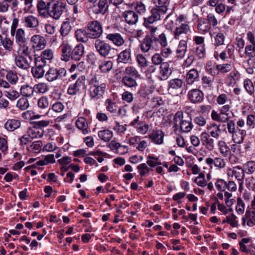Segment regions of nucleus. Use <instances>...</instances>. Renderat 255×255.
<instances>
[{
    "label": "nucleus",
    "mask_w": 255,
    "mask_h": 255,
    "mask_svg": "<svg viewBox=\"0 0 255 255\" xmlns=\"http://www.w3.org/2000/svg\"><path fill=\"white\" fill-rule=\"evenodd\" d=\"M60 49L61 59L65 62L70 59L79 61L84 52V47L82 44H79L73 48L70 44L63 42L60 46Z\"/></svg>",
    "instance_id": "1"
},
{
    "label": "nucleus",
    "mask_w": 255,
    "mask_h": 255,
    "mask_svg": "<svg viewBox=\"0 0 255 255\" xmlns=\"http://www.w3.org/2000/svg\"><path fill=\"white\" fill-rule=\"evenodd\" d=\"M33 50L31 47H23L19 49L17 54H14V63L19 68L28 70L31 67L33 61Z\"/></svg>",
    "instance_id": "2"
},
{
    "label": "nucleus",
    "mask_w": 255,
    "mask_h": 255,
    "mask_svg": "<svg viewBox=\"0 0 255 255\" xmlns=\"http://www.w3.org/2000/svg\"><path fill=\"white\" fill-rule=\"evenodd\" d=\"M90 97L94 101H100L104 98L107 84L101 77L94 76L90 81Z\"/></svg>",
    "instance_id": "3"
},
{
    "label": "nucleus",
    "mask_w": 255,
    "mask_h": 255,
    "mask_svg": "<svg viewBox=\"0 0 255 255\" xmlns=\"http://www.w3.org/2000/svg\"><path fill=\"white\" fill-rule=\"evenodd\" d=\"M65 5L63 2L57 0H50V4L46 12V18L48 16L54 20H58L65 9Z\"/></svg>",
    "instance_id": "4"
},
{
    "label": "nucleus",
    "mask_w": 255,
    "mask_h": 255,
    "mask_svg": "<svg viewBox=\"0 0 255 255\" xmlns=\"http://www.w3.org/2000/svg\"><path fill=\"white\" fill-rule=\"evenodd\" d=\"M162 14L159 10L153 8L151 11V14L144 18L143 24L150 33H155L157 30L158 27L154 25V23L161 19Z\"/></svg>",
    "instance_id": "5"
},
{
    "label": "nucleus",
    "mask_w": 255,
    "mask_h": 255,
    "mask_svg": "<svg viewBox=\"0 0 255 255\" xmlns=\"http://www.w3.org/2000/svg\"><path fill=\"white\" fill-rule=\"evenodd\" d=\"M86 29L87 30L88 36L90 39L95 40L100 39L103 33L102 24L98 20H92L88 22Z\"/></svg>",
    "instance_id": "6"
},
{
    "label": "nucleus",
    "mask_w": 255,
    "mask_h": 255,
    "mask_svg": "<svg viewBox=\"0 0 255 255\" xmlns=\"http://www.w3.org/2000/svg\"><path fill=\"white\" fill-rule=\"evenodd\" d=\"M94 45L96 51L101 57H107L112 55V46L105 40L97 39L95 40Z\"/></svg>",
    "instance_id": "7"
},
{
    "label": "nucleus",
    "mask_w": 255,
    "mask_h": 255,
    "mask_svg": "<svg viewBox=\"0 0 255 255\" xmlns=\"http://www.w3.org/2000/svg\"><path fill=\"white\" fill-rule=\"evenodd\" d=\"M67 74V71L63 68H50L45 74L47 80L52 82L56 80H62Z\"/></svg>",
    "instance_id": "8"
},
{
    "label": "nucleus",
    "mask_w": 255,
    "mask_h": 255,
    "mask_svg": "<svg viewBox=\"0 0 255 255\" xmlns=\"http://www.w3.org/2000/svg\"><path fill=\"white\" fill-rule=\"evenodd\" d=\"M154 44H156V36L155 33L146 35L140 43L141 50L144 53L148 52L154 48Z\"/></svg>",
    "instance_id": "9"
},
{
    "label": "nucleus",
    "mask_w": 255,
    "mask_h": 255,
    "mask_svg": "<svg viewBox=\"0 0 255 255\" xmlns=\"http://www.w3.org/2000/svg\"><path fill=\"white\" fill-rule=\"evenodd\" d=\"M85 77L81 76L77 79L75 83L70 84L67 89L68 94L74 96L81 94L85 88Z\"/></svg>",
    "instance_id": "10"
},
{
    "label": "nucleus",
    "mask_w": 255,
    "mask_h": 255,
    "mask_svg": "<svg viewBox=\"0 0 255 255\" xmlns=\"http://www.w3.org/2000/svg\"><path fill=\"white\" fill-rule=\"evenodd\" d=\"M158 69V80L166 81L169 79L173 73V68L167 62H164L159 66Z\"/></svg>",
    "instance_id": "11"
},
{
    "label": "nucleus",
    "mask_w": 255,
    "mask_h": 255,
    "mask_svg": "<svg viewBox=\"0 0 255 255\" xmlns=\"http://www.w3.org/2000/svg\"><path fill=\"white\" fill-rule=\"evenodd\" d=\"M187 97L191 103L195 104H199L203 101L204 94L198 89H193L188 91Z\"/></svg>",
    "instance_id": "12"
},
{
    "label": "nucleus",
    "mask_w": 255,
    "mask_h": 255,
    "mask_svg": "<svg viewBox=\"0 0 255 255\" xmlns=\"http://www.w3.org/2000/svg\"><path fill=\"white\" fill-rule=\"evenodd\" d=\"M93 4L91 8L94 14L104 15L108 11V0H99L98 2Z\"/></svg>",
    "instance_id": "13"
},
{
    "label": "nucleus",
    "mask_w": 255,
    "mask_h": 255,
    "mask_svg": "<svg viewBox=\"0 0 255 255\" xmlns=\"http://www.w3.org/2000/svg\"><path fill=\"white\" fill-rule=\"evenodd\" d=\"M244 169L240 166H237L233 168H229L227 170V175L229 177H235L238 181H241L242 185L245 176Z\"/></svg>",
    "instance_id": "14"
},
{
    "label": "nucleus",
    "mask_w": 255,
    "mask_h": 255,
    "mask_svg": "<svg viewBox=\"0 0 255 255\" xmlns=\"http://www.w3.org/2000/svg\"><path fill=\"white\" fill-rule=\"evenodd\" d=\"M117 62L118 64H130L132 62L131 50L128 47L122 51L118 55Z\"/></svg>",
    "instance_id": "15"
},
{
    "label": "nucleus",
    "mask_w": 255,
    "mask_h": 255,
    "mask_svg": "<svg viewBox=\"0 0 255 255\" xmlns=\"http://www.w3.org/2000/svg\"><path fill=\"white\" fill-rule=\"evenodd\" d=\"M190 26L187 23L178 25L173 32L174 38L176 39H181L183 35L187 34L190 31Z\"/></svg>",
    "instance_id": "16"
},
{
    "label": "nucleus",
    "mask_w": 255,
    "mask_h": 255,
    "mask_svg": "<svg viewBox=\"0 0 255 255\" xmlns=\"http://www.w3.org/2000/svg\"><path fill=\"white\" fill-rule=\"evenodd\" d=\"M106 38L117 47H121L125 43V40L123 36L119 33L108 34L106 36Z\"/></svg>",
    "instance_id": "17"
},
{
    "label": "nucleus",
    "mask_w": 255,
    "mask_h": 255,
    "mask_svg": "<svg viewBox=\"0 0 255 255\" xmlns=\"http://www.w3.org/2000/svg\"><path fill=\"white\" fill-rule=\"evenodd\" d=\"M148 137L153 143L160 145L163 142L164 133L161 129H154L148 134Z\"/></svg>",
    "instance_id": "18"
},
{
    "label": "nucleus",
    "mask_w": 255,
    "mask_h": 255,
    "mask_svg": "<svg viewBox=\"0 0 255 255\" xmlns=\"http://www.w3.org/2000/svg\"><path fill=\"white\" fill-rule=\"evenodd\" d=\"M247 225L249 227L255 225V209L247 210L245 216L242 218V225L244 226Z\"/></svg>",
    "instance_id": "19"
},
{
    "label": "nucleus",
    "mask_w": 255,
    "mask_h": 255,
    "mask_svg": "<svg viewBox=\"0 0 255 255\" xmlns=\"http://www.w3.org/2000/svg\"><path fill=\"white\" fill-rule=\"evenodd\" d=\"M15 42L19 46V49L24 47H30L27 45V40L25 38L24 30L22 28H18L16 30L15 36Z\"/></svg>",
    "instance_id": "20"
},
{
    "label": "nucleus",
    "mask_w": 255,
    "mask_h": 255,
    "mask_svg": "<svg viewBox=\"0 0 255 255\" xmlns=\"http://www.w3.org/2000/svg\"><path fill=\"white\" fill-rule=\"evenodd\" d=\"M75 124L77 128L80 130L84 135L87 134L91 132L87 121L84 117H79L76 120Z\"/></svg>",
    "instance_id": "21"
},
{
    "label": "nucleus",
    "mask_w": 255,
    "mask_h": 255,
    "mask_svg": "<svg viewBox=\"0 0 255 255\" xmlns=\"http://www.w3.org/2000/svg\"><path fill=\"white\" fill-rule=\"evenodd\" d=\"M31 41L33 43L32 47L36 50H41L46 46L45 38L40 35H34L31 38Z\"/></svg>",
    "instance_id": "22"
},
{
    "label": "nucleus",
    "mask_w": 255,
    "mask_h": 255,
    "mask_svg": "<svg viewBox=\"0 0 255 255\" xmlns=\"http://www.w3.org/2000/svg\"><path fill=\"white\" fill-rule=\"evenodd\" d=\"M50 4V0L45 1L44 0H38L37 3V8L38 15L42 17L46 18V12Z\"/></svg>",
    "instance_id": "23"
},
{
    "label": "nucleus",
    "mask_w": 255,
    "mask_h": 255,
    "mask_svg": "<svg viewBox=\"0 0 255 255\" xmlns=\"http://www.w3.org/2000/svg\"><path fill=\"white\" fill-rule=\"evenodd\" d=\"M123 17L126 22L129 24H134L138 21V16L133 10H126L123 13Z\"/></svg>",
    "instance_id": "24"
},
{
    "label": "nucleus",
    "mask_w": 255,
    "mask_h": 255,
    "mask_svg": "<svg viewBox=\"0 0 255 255\" xmlns=\"http://www.w3.org/2000/svg\"><path fill=\"white\" fill-rule=\"evenodd\" d=\"M158 69L154 65H150L147 66L144 73L146 77L152 82L156 80H158Z\"/></svg>",
    "instance_id": "25"
},
{
    "label": "nucleus",
    "mask_w": 255,
    "mask_h": 255,
    "mask_svg": "<svg viewBox=\"0 0 255 255\" xmlns=\"http://www.w3.org/2000/svg\"><path fill=\"white\" fill-rule=\"evenodd\" d=\"M231 135L232 136V140L234 143L241 144L244 140L247 132L245 130L237 128V130Z\"/></svg>",
    "instance_id": "26"
},
{
    "label": "nucleus",
    "mask_w": 255,
    "mask_h": 255,
    "mask_svg": "<svg viewBox=\"0 0 255 255\" xmlns=\"http://www.w3.org/2000/svg\"><path fill=\"white\" fill-rule=\"evenodd\" d=\"M201 141L202 144L209 150H212L214 148V141L213 139L210 138V135L206 132H203L201 133Z\"/></svg>",
    "instance_id": "27"
},
{
    "label": "nucleus",
    "mask_w": 255,
    "mask_h": 255,
    "mask_svg": "<svg viewBox=\"0 0 255 255\" xmlns=\"http://www.w3.org/2000/svg\"><path fill=\"white\" fill-rule=\"evenodd\" d=\"M21 121L16 119H8L4 124V127L7 131H13L20 128Z\"/></svg>",
    "instance_id": "28"
},
{
    "label": "nucleus",
    "mask_w": 255,
    "mask_h": 255,
    "mask_svg": "<svg viewBox=\"0 0 255 255\" xmlns=\"http://www.w3.org/2000/svg\"><path fill=\"white\" fill-rule=\"evenodd\" d=\"M199 74L195 68L190 70L186 74V82L187 85H192L194 82L199 81Z\"/></svg>",
    "instance_id": "29"
},
{
    "label": "nucleus",
    "mask_w": 255,
    "mask_h": 255,
    "mask_svg": "<svg viewBox=\"0 0 255 255\" xmlns=\"http://www.w3.org/2000/svg\"><path fill=\"white\" fill-rule=\"evenodd\" d=\"M193 127L191 117L187 116L184 117L179 127V129L181 131L186 133L190 131Z\"/></svg>",
    "instance_id": "30"
},
{
    "label": "nucleus",
    "mask_w": 255,
    "mask_h": 255,
    "mask_svg": "<svg viewBox=\"0 0 255 255\" xmlns=\"http://www.w3.org/2000/svg\"><path fill=\"white\" fill-rule=\"evenodd\" d=\"M104 105L107 111L112 114L117 113L118 105L114 98H109L106 100Z\"/></svg>",
    "instance_id": "31"
},
{
    "label": "nucleus",
    "mask_w": 255,
    "mask_h": 255,
    "mask_svg": "<svg viewBox=\"0 0 255 255\" xmlns=\"http://www.w3.org/2000/svg\"><path fill=\"white\" fill-rule=\"evenodd\" d=\"M24 25L29 28L35 29L39 25L38 18L32 15L25 16L23 19Z\"/></svg>",
    "instance_id": "32"
},
{
    "label": "nucleus",
    "mask_w": 255,
    "mask_h": 255,
    "mask_svg": "<svg viewBox=\"0 0 255 255\" xmlns=\"http://www.w3.org/2000/svg\"><path fill=\"white\" fill-rule=\"evenodd\" d=\"M206 162L211 166L213 164L215 167L219 169L223 168L226 166L225 160L220 157H216L214 159L212 158L208 157L206 158Z\"/></svg>",
    "instance_id": "33"
},
{
    "label": "nucleus",
    "mask_w": 255,
    "mask_h": 255,
    "mask_svg": "<svg viewBox=\"0 0 255 255\" xmlns=\"http://www.w3.org/2000/svg\"><path fill=\"white\" fill-rule=\"evenodd\" d=\"M187 42L185 40H181L178 45L176 53L179 58H183L187 51Z\"/></svg>",
    "instance_id": "34"
},
{
    "label": "nucleus",
    "mask_w": 255,
    "mask_h": 255,
    "mask_svg": "<svg viewBox=\"0 0 255 255\" xmlns=\"http://www.w3.org/2000/svg\"><path fill=\"white\" fill-rule=\"evenodd\" d=\"M65 109V106L61 102H56L49 108L47 114L54 112L56 115H59L62 113Z\"/></svg>",
    "instance_id": "35"
},
{
    "label": "nucleus",
    "mask_w": 255,
    "mask_h": 255,
    "mask_svg": "<svg viewBox=\"0 0 255 255\" xmlns=\"http://www.w3.org/2000/svg\"><path fill=\"white\" fill-rule=\"evenodd\" d=\"M152 1L159 7L156 9L159 10L162 15L167 12L169 0H152Z\"/></svg>",
    "instance_id": "36"
},
{
    "label": "nucleus",
    "mask_w": 255,
    "mask_h": 255,
    "mask_svg": "<svg viewBox=\"0 0 255 255\" xmlns=\"http://www.w3.org/2000/svg\"><path fill=\"white\" fill-rule=\"evenodd\" d=\"M75 34L76 39L80 42L86 43L90 38L88 36V32L86 29H78L76 30Z\"/></svg>",
    "instance_id": "37"
},
{
    "label": "nucleus",
    "mask_w": 255,
    "mask_h": 255,
    "mask_svg": "<svg viewBox=\"0 0 255 255\" xmlns=\"http://www.w3.org/2000/svg\"><path fill=\"white\" fill-rule=\"evenodd\" d=\"M72 30V26L68 19H66V21H63L61 24L59 30L60 35L63 37L67 36Z\"/></svg>",
    "instance_id": "38"
},
{
    "label": "nucleus",
    "mask_w": 255,
    "mask_h": 255,
    "mask_svg": "<svg viewBox=\"0 0 255 255\" xmlns=\"http://www.w3.org/2000/svg\"><path fill=\"white\" fill-rule=\"evenodd\" d=\"M1 46L6 52H11L14 49V41L9 37L6 36L2 40Z\"/></svg>",
    "instance_id": "39"
},
{
    "label": "nucleus",
    "mask_w": 255,
    "mask_h": 255,
    "mask_svg": "<svg viewBox=\"0 0 255 255\" xmlns=\"http://www.w3.org/2000/svg\"><path fill=\"white\" fill-rule=\"evenodd\" d=\"M183 114L182 112L178 111L175 114L173 120V128L174 131H176L179 129V127L183 119Z\"/></svg>",
    "instance_id": "40"
},
{
    "label": "nucleus",
    "mask_w": 255,
    "mask_h": 255,
    "mask_svg": "<svg viewBox=\"0 0 255 255\" xmlns=\"http://www.w3.org/2000/svg\"><path fill=\"white\" fill-rule=\"evenodd\" d=\"M183 84V81L182 79L179 78H175L171 79L168 82V90H177L180 89Z\"/></svg>",
    "instance_id": "41"
},
{
    "label": "nucleus",
    "mask_w": 255,
    "mask_h": 255,
    "mask_svg": "<svg viewBox=\"0 0 255 255\" xmlns=\"http://www.w3.org/2000/svg\"><path fill=\"white\" fill-rule=\"evenodd\" d=\"M219 149L221 154L224 157H227L230 154L231 149L226 142L223 140H220L218 143Z\"/></svg>",
    "instance_id": "42"
},
{
    "label": "nucleus",
    "mask_w": 255,
    "mask_h": 255,
    "mask_svg": "<svg viewBox=\"0 0 255 255\" xmlns=\"http://www.w3.org/2000/svg\"><path fill=\"white\" fill-rule=\"evenodd\" d=\"M42 146V143L41 140H37L33 142L31 145L27 147V149L29 152L39 153Z\"/></svg>",
    "instance_id": "43"
},
{
    "label": "nucleus",
    "mask_w": 255,
    "mask_h": 255,
    "mask_svg": "<svg viewBox=\"0 0 255 255\" xmlns=\"http://www.w3.org/2000/svg\"><path fill=\"white\" fill-rule=\"evenodd\" d=\"M121 82L125 86L127 87L133 88L137 86L135 78L128 76L123 77Z\"/></svg>",
    "instance_id": "44"
},
{
    "label": "nucleus",
    "mask_w": 255,
    "mask_h": 255,
    "mask_svg": "<svg viewBox=\"0 0 255 255\" xmlns=\"http://www.w3.org/2000/svg\"><path fill=\"white\" fill-rule=\"evenodd\" d=\"M98 136L102 140L108 142L112 138L113 132L109 129H104L98 132Z\"/></svg>",
    "instance_id": "45"
},
{
    "label": "nucleus",
    "mask_w": 255,
    "mask_h": 255,
    "mask_svg": "<svg viewBox=\"0 0 255 255\" xmlns=\"http://www.w3.org/2000/svg\"><path fill=\"white\" fill-rule=\"evenodd\" d=\"M220 125H217L216 124H213L209 127L208 126V129L210 134L213 137L218 139L220 137L219 132Z\"/></svg>",
    "instance_id": "46"
},
{
    "label": "nucleus",
    "mask_w": 255,
    "mask_h": 255,
    "mask_svg": "<svg viewBox=\"0 0 255 255\" xmlns=\"http://www.w3.org/2000/svg\"><path fill=\"white\" fill-rule=\"evenodd\" d=\"M197 28L201 32L206 33L210 28V26L206 19L204 18H201L198 20Z\"/></svg>",
    "instance_id": "47"
},
{
    "label": "nucleus",
    "mask_w": 255,
    "mask_h": 255,
    "mask_svg": "<svg viewBox=\"0 0 255 255\" xmlns=\"http://www.w3.org/2000/svg\"><path fill=\"white\" fill-rule=\"evenodd\" d=\"M5 78L9 84L15 85L18 79L17 73L12 70L7 71Z\"/></svg>",
    "instance_id": "48"
},
{
    "label": "nucleus",
    "mask_w": 255,
    "mask_h": 255,
    "mask_svg": "<svg viewBox=\"0 0 255 255\" xmlns=\"http://www.w3.org/2000/svg\"><path fill=\"white\" fill-rule=\"evenodd\" d=\"M113 62L111 60H104L99 65V69L103 73L109 72L112 68Z\"/></svg>",
    "instance_id": "49"
},
{
    "label": "nucleus",
    "mask_w": 255,
    "mask_h": 255,
    "mask_svg": "<svg viewBox=\"0 0 255 255\" xmlns=\"http://www.w3.org/2000/svg\"><path fill=\"white\" fill-rule=\"evenodd\" d=\"M243 169L248 174H252L255 172V161H249L243 165Z\"/></svg>",
    "instance_id": "50"
},
{
    "label": "nucleus",
    "mask_w": 255,
    "mask_h": 255,
    "mask_svg": "<svg viewBox=\"0 0 255 255\" xmlns=\"http://www.w3.org/2000/svg\"><path fill=\"white\" fill-rule=\"evenodd\" d=\"M158 42L161 47L167 46L168 41L167 38V32H163L158 37L156 36V43Z\"/></svg>",
    "instance_id": "51"
},
{
    "label": "nucleus",
    "mask_w": 255,
    "mask_h": 255,
    "mask_svg": "<svg viewBox=\"0 0 255 255\" xmlns=\"http://www.w3.org/2000/svg\"><path fill=\"white\" fill-rule=\"evenodd\" d=\"M240 74L237 71H232L228 78L229 81V85L234 86L236 84V82L240 79Z\"/></svg>",
    "instance_id": "52"
},
{
    "label": "nucleus",
    "mask_w": 255,
    "mask_h": 255,
    "mask_svg": "<svg viewBox=\"0 0 255 255\" xmlns=\"http://www.w3.org/2000/svg\"><path fill=\"white\" fill-rule=\"evenodd\" d=\"M34 89L29 85H23L20 88L21 94L26 97H31L33 95Z\"/></svg>",
    "instance_id": "53"
},
{
    "label": "nucleus",
    "mask_w": 255,
    "mask_h": 255,
    "mask_svg": "<svg viewBox=\"0 0 255 255\" xmlns=\"http://www.w3.org/2000/svg\"><path fill=\"white\" fill-rule=\"evenodd\" d=\"M244 87L246 91L250 95H253L255 92V86L252 81L249 79L244 80Z\"/></svg>",
    "instance_id": "54"
},
{
    "label": "nucleus",
    "mask_w": 255,
    "mask_h": 255,
    "mask_svg": "<svg viewBox=\"0 0 255 255\" xmlns=\"http://www.w3.org/2000/svg\"><path fill=\"white\" fill-rule=\"evenodd\" d=\"M28 133L32 139L40 138L43 135L44 131L36 128H33V129H30L28 131Z\"/></svg>",
    "instance_id": "55"
},
{
    "label": "nucleus",
    "mask_w": 255,
    "mask_h": 255,
    "mask_svg": "<svg viewBox=\"0 0 255 255\" xmlns=\"http://www.w3.org/2000/svg\"><path fill=\"white\" fill-rule=\"evenodd\" d=\"M126 76H128L134 78H136L139 75L137 70L133 66H128L126 68L124 71Z\"/></svg>",
    "instance_id": "56"
},
{
    "label": "nucleus",
    "mask_w": 255,
    "mask_h": 255,
    "mask_svg": "<svg viewBox=\"0 0 255 255\" xmlns=\"http://www.w3.org/2000/svg\"><path fill=\"white\" fill-rule=\"evenodd\" d=\"M44 69L41 67L35 66L31 68V73L35 78L39 79L42 78L44 74Z\"/></svg>",
    "instance_id": "57"
},
{
    "label": "nucleus",
    "mask_w": 255,
    "mask_h": 255,
    "mask_svg": "<svg viewBox=\"0 0 255 255\" xmlns=\"http://www.w3.org/2000/svg\"><path fill=\"white\" fill-rule=\"evenodd\" d=\"M135 12L140 15L143 14L146 12V8L145 4L141 1H136L134 7Z\"/></svg>",
    "instance_id": "58"
},
{
    "label": "nucleus",
    "mask_w": 255,
    "mask_h": 255,
    "mask_svg": "<svg viewBox=\"0 0 255 255\" xmlns=\"http://www.w3.org/2000/svg\"><path fill=\"white\" fill-rule=\"evenodd\" d=\"M137 169L138 170V172L141 176H144L146 174H148L152 169L148 167L146 164L141 163L137 166Z\"/></svg>",
    "instance_id": "59"
},
{
    "label": "nucleus",
    "mask_w": 255,
    "mask_h": 255,
    "mask_svg": "<svg viewBox=\"0 0 255 255\" xmlns=\"http://www.w3.org/2000/svg\"><path fill=\"white\" fill-rule=\"evenodd\" d=\"M216 101L219 105H223L229 103L232 104V100L229 99L228 95L226 94H220L217 98Z\"/></svg>",
    "instance_id": "60"
},
{
    "label": "nucleus",
    "mask_w": 255,
    "mask_h": 255,
    "mask_svg": "<svg viewBox=\"0 0 255 255\" xmlns=\"http://www.w3.org/2000/svg\"><path fill=\"white\" fill-rule=\"evenodd\" d=\"M49 120H40L32 122L33 128H36L39 129L48 127L50 124Z\"/></svg>",
    "instance_id": "61"
},
{
    "label": "nucleus",
    "mask_w": 255,
    "mask_h": 255,
    "mask_svg": "<svg viewBox=\"0 0 255 255\" xmlns=\"http://www.w3.org/2000/svg\"><path fill=\"white\" fill-rule=\"evenodd\" d=\"M29 106L28 100L26 98H21L16 103V107L21 110H25Z\"/></svg>",
    "instance_id": "62"
},
{
    "label": "nucleus",
    "mask_w": 255,
    "mask_h": 255,
    "mask_svg": "<svg viewBox=\"0 0 255 255\" xmlns=\"http://www.w3.org/2000/svg\"><path fill=\"white\" fill-rule=\"evenodd\" d=\"M246 55L250 58L255 57V44H250L246 46L245 49Z\"/></svg>",
    "instance_id": "63"
},
{
    "label": "nucleus",
    "mask_w": 255,
    "mask_h": 255,
    "mask_svg": "<svg viewBox=\"0 0 255 255\" xmlns=\"http://www.w3.org/2000/svg\"><path fill=\"white\" fill-rule=\"evenodd\" d=\"M246 125L249 129L255 128V115L250 114L247 117Z\"/></svg>",
    "instance_id": "64"
}]
</instances>
